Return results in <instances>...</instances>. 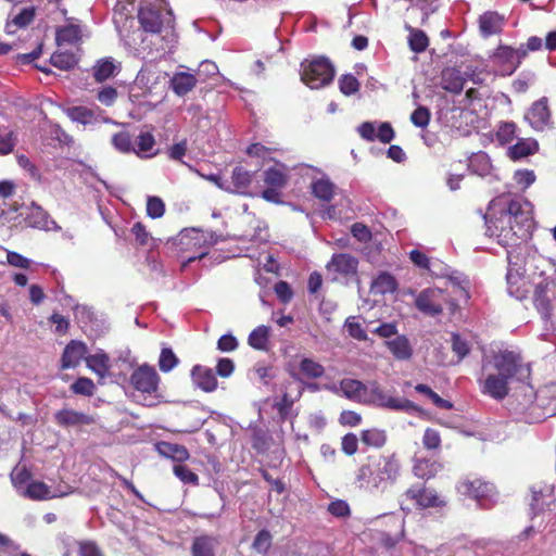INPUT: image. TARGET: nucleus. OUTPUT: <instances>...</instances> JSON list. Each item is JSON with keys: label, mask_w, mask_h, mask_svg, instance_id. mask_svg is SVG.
Segmentation results:
<instances>
[{"label": "nucleus", "mask_w": 556, "mask_h": 556, "mask_svg": "<svg viewBox=\"0 0 556 556\" xmlns=\"http://www.w3.org/2000/svg\"><path fill=\"white\" fill-rule=\"evenodd\" d=\"M486 235L503 247L521 251L533 227L532 204L522 198L502 194L490 202L484 216Z\"/></svg>", "instance_id": "obj_1"}, {"label": "nucleus", "mask_w": 556, "mask_h": 556, "mask_svg": "<svg viewBox=\"0 0 556 556\" xmlns=\"http://www.w3.org/2000/svg\"><path fill=\"white\" fill-rule=\"evenodd\" d=\"M530 368L521 356L509 350L484 354L478 379L481 392L495 400H503L509 393V384L516 377H528Z\"/></svg>", "instance_id": "obj_2"}, {"label": "nucleus", "mask_w": 556, "mask_h": 556, "mask_svg": "<svg viewBox=\"0 0 556 556\" xmlns=\"http://www.w3.org/2000/svg\"><path fill=\"white\" fill-rule=\"evenodd\" d=\"M400 469V462L394 454L383 455L372 464L362 466L356 482L361 489L369 492L383 491L396 481Z\"/></svg>", "instance_id": "obj_3"}, {"label": "nucleus", "mask_w": 556, "mask_h": 556, "mask_svg": "<svg viewBox=\"0 0 556 556\" xmlns=\"http://www.w3.org/2000/svg\"><path fill=\"white\" fill-rule=\"evenodd\" d=\"M523 391L525 399L520 404L523 409H530L536 420L556 415V384L546 386L538 392L527 384Z\"/></svg>", "instance_id": "obj_4"}, {"label": "nucleus", "mask_w": 556, "mask_h": 556, "mask_svg": "<svg viewBox=\"0 0 556 556\" xmlns=\"http://www.w3.org/2000/svg\"><path fill=\"white\" fill-rule=\"evenodd\" d=\"M138 17L146 31H164L165 37H170V42L175 41L173 34V15L169 10H162L161 4L156 7L152 2H147L140 8Z\"/></svg>", "instance_id": "obj_5"}, {"label": "nucleus", "mask_w": 556, "mask_h": 556, "mask_svg": "<svg viewBox=\"0 0 556 556\" xmlns=\"http://www.w3.org/2000/svg\"><path fill=\"white\" fill-rule=\"evenodd\" d=\"M333 75L332 65L324 58L306 60L301 64V80L311 89L327 86L333 79Z\"/></svg>", "instance_id": "obj_6"}, {"label": "nucleus", "mask_w": 556, "mask_h": 556, "mask_svg": "<svg viewBox=\"0 0 556 556\" xmlns=\"http://www.w3.org/2000/svg\"><path fill=\"white\" fill-rule=\"evenodd\" d=\"M508 270L506 275L507 291L511 296L516 299H522L526 296L528 289L525 279V258L521 251L508 250Z\"/></svg>", "instance_id": "obj_7"}, {"label": "nucleus", "mask_w": 556, "mask_h": 556, "mask_svg": "<svg viewBox=\"0 0 556 556\" xmlns=\"http://www.w3.org/2000/svg\"><path fill=\"white\" fill-rule=\"evenodd\" d=\"M217 242V236L212 231L190 228L185 229L178 235V244L186 251H199L194 256L188 258L192 262L206 255L207 249Z\"/></svg>", "instance_id": "obj_8"}, {"label": "nucleus", "mask_w": 556, "mask_h": 556, "mask_svg": "<svg viewBox=\"0 0 556 556\" xmlns=\"http://www.w3.org/2000/svg\"><path fill=\"white\" fill-rule=\"evenodd\" d=\"M367 387L368 391L365 395V404H370L392 410L404 412H408L416 408L413 402L404 397H394L387 393L376 381L369 382Z\"/></svg>", "instance_id": "obj_9"}, {"label": "nucleus", "mask_w": 556, "mask_h": 556, "mask_svg": "<svg viewBox=\"0 0 556 556\" xmlns=\"http://www.w3.org/2000/svg\"><path fill=\"white\" fill-rule=\"evenodd\" d=\"M167 74L152 64H148L140 70L134 81V88L141 90L146 94L157 93L165 88Z\"/></svg>", "instance_id": "obj_10"}, {"label": "nucleus", "mask_w": 556, "mask_h": 556, "mask_svg": "<svg viewBox=\"0 0 556 556\" xmlns=\"http://www.w3.org/2000/svg\"><path fill=\"white\" fill-rule=\"evenodd\" d=\"M527 54L523 47L513 49L507 46H501L492 55V62L498 67V73L503 76L511 75L519 66L521 59Z\"/></svg>", "instance_id": "obj_11"}, {"label": "nucleus", "mask_w": 556, "mask_h": 556, "mask_svg": "<svg viewBox=\"0 0 556 556\" xmlns=\"http://www.w3.org/2000/svg\"><path fill=\"white\" fill-rule=\"evenodd\" d=\"M287 369L295 380L302 378L318 379L325 374V368L320 363L303 355L293 356L288 362Z\"/></svg>", "instance_id": "obj_12"}, {"label": "nucleus", "mask_w": 556, "mask_h": 556, "mask_svg": "<svg viewBox=\"0 0 556 556\" xmlns=\"http://www.w3.org/2000/svg\"><path fill=\"white\" fill-rule=\"evenodd\" d=\"M160 377L154 367L147 364L139 366L130 376V383L141 394L153 395L157 392Z\"/></svg>", "instance_id": "obj_13"}, {"label": "nucleus", "mask_w": 556, "mask_h": 556, "mask_svg": "<svg viewBox=\"0 0 556 556\" xmlns=\"http://www.w3.org/2000/svg\"><path fill=\"white\" fill-rule=\"evenodd\" d=\"M444 301V294L440 288H429L418 294L415 304L420 312L434 316L442 312Z\"/></svg>", "instance_id": "obj_14"}, {"label": "nucleus", "mask_w": 556, "mask_h": 556, "mask_svg": "<svg viewBox=\"0 0 556 556\" xmlns=\"http://www.w3.org/2000/svg\"><path fill=\"white\" fill-rule=\"evenodd\" d=\"M554 503V485L536 482L531 486L530 507L534 514L549 508Z\"/></svg>", "instance_id": "obj_15"}, {"label": "nucleus", "mask_w": 556, "mask_h": 556, "mask_svg": "<svg viewBox=\"0 0 556 556\" xmlns=\"http://www.w3.org/2000/svg\"><path fill=\"white\" fill-rule=\"evenodd\" d=\"M458 490L462 494L477 500L480 505H484V501L491 500L494 493V486L491 483L479 479L462 482Z\"/></svg>", "instance_id": "obj_16"}, {"label": "nucleus", "mask_w": 556, "mask_h": 556, "mask_svg": "<svg viewBox=\"0 0 556 556\" xmlns=\"http://www.w3.org/2000/svg\"><path fill=\"white\" fill-rule=\"evenodd\" d=\"M122 70V63L112 56H104L96 61L92 66V76L97 83H103L115 77Z\"/></svg>", "instance_id": "obj_17"}, {"label": "nucleus", "mask_w": 556, "mask_h": 556, "mask_svg": "<svg viewBox=\"0 0 556 556\" xmlns=\"http://www.w3.org/2000/svg\"><path fill=\"white\" fill-rule=\"evenodd\" d=\"M26 224L33 228L43 230H59L60 227L52 220L48 213L39 205L31 203L25 217Z\"/></svg>", "instance_id": "obj_18"}, {"label": "nucleus", "mask_w": 556, "mask_h": 556, "mask_svg": "<svg viewBox=\"0 0 556 556\" xmlns=\"http://www.w3.org/2000/svg\"><path fill=\"white\" fill-rule=\"evenodd\" d=\"M87 346L85 343L72 340L64 349L61 366L63 369L74 368L86 357Z\"/></svg>", "instance_id": "obj_19"}, {"label": "nucleus", "mask_w": 556, "mask_h": 556, "mask_svg": "<svg viewBox=\"0 0 556 556\" xmlns=\"http://www.w3.org/2000/svg\"><path fill=\"white\" fill-rule=\"evenodd\" d=\"M406 495L415 500L421 508L439 507L444 504L443 498L435 491L429 489L410 488Z\"/></svg>", "instance_id": "obj_20"}, {"label": "nucleus", "mask_w": 556, "mask_h": 556, "mask_svg": "<svg viewBox=\"0 0 556 556\" xmlns=\"http://www.w3.org/2000/svg\"><path fill=\"white\" fill-rule=\"evenodd\" d=\"M55 422L62 427H79L85 425H91L93 418L74 409L64 408L55 413Z\"/></svg>", "instance_id": "obj_21"}, {"label": "nucleus", "mask_w": 556, "mask_h": 556, "mask_svg": "<svg viewBox=\"0 0 556 556\" xmlns=\"http://www.w3.org/2000/svg\"><path fill=\"white\" fill-rule=\"evenodd\" d=\"M67 115L73 122L83 124L84 126L96 125L101 122H110L101 112H96L86 106H74L67 110Z\"/></svg>", "instance_id": "obj_22"}, {"label": "nucleus", "mask_w": 556, "mask_h": 556, "mask_svg": "<svg viewBox=\"0 0 556 556\" xmlns=\"http://www.w3.org/2000/svg\"><path fill=\"white\" fill-rule=\"evenodd\" d=\"M526 119L530 123L531 127L536 130H542L548 123L549 111L545 100H539L526 114Z\"/></svg>", "instance_id": "obj_23"}, {"label": "nucleus", "mask_w": 556, "mask_h": 556, "mask_svg": "<svg viewBox=\"0 0 556 556\" xmlns=\"http://www.w3.org/2000/svg\"><path fill=\"white\" fill-rule=\"evenodd\" d=\"M68 492H55L46 483L35 481L26 485L22 491V495L31 500L43 501L66 495Z\"/></svg>", "instance_id": "obj_24"}, {"label": "nucleus", "mask_w": 556, "mask_h": 556, "mask_svg": "<svg viewBox=\"0 0 556 556\" xmlns=\"http://www.w3.org/2000/svg\"><path fill=\"white\" fill-rule=\"evenodd\" d=\"M193 383L205 392H212L217 387V379L211 368L197 365L192 372Z\"/></svg>", "instance_id": "obj_25"}, {"label": "nucleus", "mask_w": 556, "mask_h": 556, "mask_svg": "<svg viewBox=\"0 0 556 556\" xmlns=\"http://www.w3.org/2000/svg\"><path fill=\"white\" fill-rule=\"evenodd\" d=\"M134 143V153L139 157L150 159L157 154L155 138L149 131H141Z\"/></svg>", "instance_id": "obj_26"}, {"label": "nucleus", "mask_w": 556, "mask_h": 556, "mask_svg": "<svg viewBox=\"0 0 556 556\" xmlns=\"http://www.w3.org/2000/svg\"><path fill=\"white\" fill-rule=\"evenodd\" d=\"M197 83L195 76L188 72H177L169 79L173 91L179 97L190 92L195 87Z\"/></svg>", "instance_id": "obj_27"}, {"label": "nucleus", "mask_w": 556, "mask_h": 556, "mask_svg": "<svg viewBox=\"0 0 556 556\" xmlns=\"http://www.w3.org/2000/svg\"><path fill=\"white\" fill-rule=\"evenodd\" d=\"M254 173L245 169L242 166H237L231 173V181L228 185L231 186L229 192L245 194L247 189L253 180Z\"/></svg>", "instance_id": "obj_28"}, {"label": "nucleus", "mask_w": 556, "mask_h": 556, "mask_svg": "<svg viewBox=\"0 0 556 556\" xmlns=\"http://www.w3.org/2000/svg\"><path fill=\"white\" fill-rule=\"evenodd\" d=\"M504 17L496 12H485L479 18V28L484 37L498 34L502 30Z\"/></svg>", "instance_id": "obj_29"}, {"label": "nucleus", "mask_w": 556, "mask_h": 556, "mask_svg": "<svg viewBox=\"0 0 556 556\" xmlns=\"http://www.w3.org/2000/svg\"><path fill=\"white\" fill-rule=\"evenodd\" d=\"M368 384H364L359 380L355 379H343L340 382V390L348 399L364 403L365 395L368 391Z\"/></svg>", "instance_id": "obj_30"}, {"label": "nucleus", "mask_w": 556, "mask_h": 556, "mask_svg": "<svg viewBox=\"0 0 556 556\" xmlns=\"http://www.w3.org/2000/svg\"><path fill=\"white\" fill-rule=\"evenodd\" d=\"M329 270L343 275L354 274L357 269V260L350 254H336L327 265Z\"/></svg>", "instance_id": "obj_31"}, {"label": "nucleus", "mask_w": 556, "mask_h": 556, "mask_svg": "<svg viewBox=\"0 0 556 556\" xmlns=\"http://www.w3.org/2000/svg\"><path fill=\"white\" fill-rule=\"evenodd\" d=\"M465 78L456 68H445L442 72L441 86L444 90L453 93H459L464 89Z\"/></svg>", "instance_id": "obj_32"}, {"label": "nucleus", "mask_w": 556, "mask_h": 556, "mask_svg": "<svg viewBox=\"0 0 556 556\" xmlns=\"http://www.w3.org/2000/svg\"><path fill=\"white\" fill-rule=\"evenodd\" d=\"M218 541L214 536L200 535L194 538L191 544L192 556H215Z\"/></svg>", "instance_id": "obj_33"}, {"label": "nucleus", "mask_w": 556, "mask_h": 556, "mask_svg": "<svg viewBox=\"0 0 556 556\" xmlns=\"http://www.w3.org/2000/svg\"><path fill=\"white\" fill-rule=\"evenodd\" d=\"M86 365L100 378H104L110 369V358L103 351L85 357Z\"/></svg>", "instance_id": "obj_34"}, {"label": "nucleus", "mask_w": 556, "mask_h": 556, "mask_svg": "<svg viewBox=\"0 0 556 556\" xmlns=\"http://www.w3.org/2000/svg\"><path fill=\"white\" fill-rule=\"evenodd\" d=\"M397 283L393 276L388 273H381L371 282L370 291L374 294H387L396 290Z\"/></svg>", "instance_id": "obj_35"}, {"label": "nucleus", "mask_w": 556, "mask_h": 556, "mask_svg": "<svg viewBox=\"0 0 556 556\" xmlns=\"http://www.w3.org/2000/svg\"><path fill=\"white\" fill-rule=\"evenodd\" d=\"M157 452L168 458H172L176 462H184L189 458V452L184 445L161 442L156 445Z\"/></svg>", "instance_id": "obj_36"}, {"label": "nucleus", "mask_w": 556, "mask_h": 556, "mask_svg": "<svg viewBox=\"0 0 556 556\" xmlns=\"http://www.w3.org/2000/svg\"><path fill=\"white\" fill-rule=\"evenodd\" d=\"M334 185L325 175L312 182L313 194L323 201H330L334 194Z\"/></svg>", "instance_id": "obj_37"}, {"label": "nucleus", "mask_w": 556, "mask_h": 556, "mask_svg": "<svg viewBox=\"0 0 556 556\" xmlns=\"http://www.w3.org/2000/svg\"><path fill=\"white\" fill-rule=\"evenodd\" d=\"M391 353L399 359H408L412 356V348L409 341L404 336H397L393 340L387 342Z\"/></svg>", "instance_id": "obj_38"}, {"label": "nucleus", "mask_w": 556, "mask_h": 556, "mask_svg": "<svg viewBox=\"0 0 556 556\" xmlns=\"http://www.w3.org/2000/svg\"><path fill=\"white\" fill-rule=\"evenodd\" d=\"M441 464L432 459H417L414 465V473L421 479H430L441 470Z\"/></svg>", "instance_id": "obj_39"}, {"label": "nucleus", "mask_w": 556, "mask_h": 556, "mask_svg": "<svg viewBox=\"0 0 556 556\" xmlns=\"http://www.w3.org/2000/svg\"><path fill=\"white\" fill-rule=\"evenodd\" d=\"M269 342V328L266 326L256 327L248 338L251 348L260 351H267Z\"/></svg>", "instance_id": "obj_40"}, {"label": "nucleus", "mask_w": 556, "mask_h": 556, "mask_svg": "<svg viewBox=\"0 0 556 556\" xmlns=\"http://www.w3.org/2000/svg\"><path fill=\"white\" fill-rule=\"evenodd\" d=\"M551 286V281L543 279L535 283L534 303L541 313L546 316L549 312V300L546 292Z\"/></svg>", "instance_id": "obj_41"}, {"label": "nucleus", "mask_w": 556, "mask_h": 556, "mask_svg": "<svg viewBox=\"0 0 556 556\" xmlns=\"http://www.w3.org/2000/svg\"><path fill=\"white\" fill-rule=\"evenodd\" d=\"M265 182L274 188H281L287 182V168L282 164H277L264 173Z\"/></svg>", "instance_id": "obj_42"}, {"label": "nucleus", "mask_w": 556, "mask_h": 556, "mask_svg": "<svg viewBox=\"0 0 556 556\" xmlns=\"http://www.w3.org/2000/svg\"><path fill=\"white\" fill-rule=\"evenodd\" d=\"M469 168L477 175L484 177L491 173V161L488 154L479 152L469 160Z\"/></svg>", "instance_id": "obj_43"}, {"label": "nucleus", "mask_w": 556, "mask_h": 556, "mask_svg": "<svg viewBox=\"0 0 556 556\" xmlns=\"http://www.w3.org/2000/svg\"><path fill=\"white\" fill-rule=\"evenodd\" d=\"M539 148L536 140L528 138L521 139L510 147L509 154L513 159H521L534 153Z\"/></svg>", "instance_id": "obj_44"}, {"label": "nucleus", "mask_w": 556, "mask_h": 556, "mask_svg": "<svg viewBox=\"0 0 556 556\" xmlns=\"http://www.w3.org/2000/svg\"><path fill=\"white\" fill-rule=\"evenodd\" d=\"M35 10L34 8H25L23 9L16 16L13 17L11 22H9L5 26V30L8 34H13L16 28L25 27L34 20Z\"/></svg>", "instance_id": "obj_45"}, {"label": "nucleus", "mask_w": 556, "mask_h": 556, "mask_svg": "<svg viewBox=\"0 0 556 556\" xmlns=\"http://www.w3.org/2000/svg\"><path fill=\"white\" fill-rule=\"evenodd\" d=\"M361 440L364 444L371 447H381L387 441V435L383 430L372 428L362 432Z\"/></svg>", "instance_id": "obj_46"}, {"label": "nucleus", "mask_w": 556, "mask_h": 556, "mask_svg": "<svg viewBox=\"0 0 556 556\" xmlns=\"http://www.w3.org/2000/svg\"><path fill=\"white\" fill-rule=\"evenodd\" d=\"M113 147L121 153H134L135 141L127 131H121L112 137Z\"/></svg>", "instance_id": "obj_47"}, {"label": "nucleus", "mask_w": 556, "mask_h": 556, "mask_svg": "<svg viewBox=\"0 0 556 556\" xmlns=\"http://www.w3.org/2000/svg\"><path fill=\"white\" fill-rule=\"evenodd\" d=\"M408 45H409V48L414 52L419 53L427 49V47L429 45V39L422 30L410 29V33L408 36Z\"/></svg>", "instance_id": "obj_48"}, {"label": "nucleus", "mask_w": 556, "mask_h": 556, "mask_svg": "<svg viewBox=\"0 0 556 556\" xmlns=\"http://www.w3.org/2000/svg\"><path fill=\"white\" fill-rule=\"evenodd\" d=\"M77 60L73 53L56 52L51 55V64L60 70L68 71L73 68Z\"/></svg>", "instance_id": "obj_49"}, {"label": "nucleus", "mask_w": 556, "mask_h": 556, "mask_svg": "<svg viewBox=\"0 0 556 556\" xmlns=\"http://www.w3.org/2000/svg\"><path fill=\"white\" fill-rule=\"evenodd\" d=\"M30 473L25 466L17 465L11 472V481L17 489L18 493L22 494L25 484L28 482Z\"/></svg>", "instance_id": "obj_50"}, {"label": "nucleus", "mask_w": 556, "mask_h": 556, "mask_svg": "<svg viewBox=\"0 0 556 556\" xmlns=\"http://www.w3.org/2000/svg\"><path fill=\"white\" fill-rule=\"evenodd\" d=\"M79 35L80 31L77 26L68 25L58 30L56 41L59 45L63 42L73 43L79 39Z\"/></svg>", "instance_id": "obj_51"}, {"label": "nucleus", "mask_w": 556, "mask_h": 556, "mask_svg": "<svg viewBox=\"0 0 556 556\" xmlns=\"http://www.w3.org/2000/svg\"><path fill=\"white\" fill-rule=\"evenodd\" d=\"M177 364H178V358L176 357L174 352L170 349H168V348L162 349L161 355H160V359H159L160 369L163 372H168Z\"/></svg>", "instance_id": "obj_52"}, {"label": "nucleus", "mask_w": 556, "mask_h": 556, "mask_svg": "<svg viewBox=\"0 0 556 556\" xmlns=\"http://www.w3.org/2000/svg\"><path fill=\"white\" fill-rule=\"evenodd\" d=\"M339 87L342 93L351 96L358 91L359 83L353 75L346 74L339 79Z\"/></svg>", "instance_id": "obj_53"}, {"label": "nucleus", "mask_w": 556, "mask_h": 556, "mask_svg": "<svg viewBox=\"0 0 556 556\" xmlns=\"http://www.w3.org/2000/svg\"><path fill=\"white\" fill-rule=\"evenodd\" d=\"M94 389H96V387H94L93 381L86 377L78 378L72 384V390L74 393L83 394V395H87V396L92 395L94 393Z\"/></svg>", "instance_id": "obj_54"}, {"label": "nucleus", "mask_w": 556, "mask_h": 556, "mask_svg": "<svg viewBox=\"0 0 556 556\" xmlns=\"http://www.w3.org/2000/svg\"><path fill=\"white\" fill-rule=\"evenodd\" d=\"M345 328L349 332V334L356 339V340H366L367 334L366 331L363 329L362 325L357 321L356 317H349L345 320Z\"/></svg>", "instance_id": "obj_55"}, {"label": "nucleus", "mask_w": 556, "mask_h": 556, "mask_svg": "<svg viewBox=\"0 0 556 556\" xmlns=\"http://www.w3.org/2000/svg\"><path fill=\"white\" fill-rule=\"evenodd\" d=\"M165 212V205L163 201L157 197H150L147 202V213L152 218H159L163 216Z\"/></svg>", "instance_id": "obj_56"}, {"label": "nucleus", "mask_w": 556, "mask_h": 556, "mask_svg": "<svg viewBox=\"0 0 556 556\" xmlns=\"http://www.w3.org/2000/svg\"><path fill=\"white\" fill-rule=\"evenodd\" d=\"M7 262L9 265L16 267V268H23L28 269L30 265L33 264V261L21 255L17 252L14 251H7Z\"/></svg>", "instance_id": "obj_57"}, {"label": "nucleus", "mask_w": 556, "mask_h": 556, "mask_svg": "<svg viewBox=\"0 0 556 556\" xmlns=\"http://www.w3.org/2000/svg\"><path fill=\"white\" fill-rule=\"evenodd\" d=\"M97 99L101 104L111 106L117 99V90L111 86L103 87L98 91Z\"/></svg>", "instance_id": "obj_58"}, {"label": "nucleus", "mask_w": 556, "mask_h": 556, "mask_svg": "<svg viewBox=\"0 0 556 556\" xmlns=\"http://www.w3.org/2000/svg\"><path fill=\"white\" fill-rule=\"evenodd\" d=\"M412 123L420 128L426 127L430 121V112L425 106L417 108L410 115Z\"/></svg>", "instance_id": "obj_59"}, {"label": "nucleus", "mask_w": 556, "mask_h": 556, "mask_svg": "<svg viewBox=\"0 0 556 556\" xmlns=\"http://www.w3.org/2000/svg\"><path fill=\"white\" fill-rule=\"evenodd\" d=\"M452 349L453 352L458 356V359H463L468 355L470 348L466 340H464L459 334L452 336Z\"/></svg>", "instance_id": "obj_60"}, {"label": "nucleus", "mask_w": 556, "mask_h": 556, "mask_svg": "<svg viewBox=\"0 0 556 556\" xmlns=\"http://www.w3.org/2000/svg\"><path fill=\"white\" fill-rule=\"evenodd\" d=\"M271 544V535L268 531L262 530L254 539L253 547L260 553H266Z\"/></svg>", "instance_id": "obj_61"}, {"label": "nucleus", "mask_w": 556, "mask_h": 556, "mask_svg": "<svg viewBox=\"0 0 556 556\" xmlns=\"http://www.w3.org/2000/svg\"><path fill=\"white\" fill-rule=\"evenodd\" d=\"M424 446L428 450H437L440 447L441 438L437 430L428 428L426 429L422 438Z\"/></svg>", "instance_id": "obj_62"}, {"label": "nucleus", "mask_w": 556, "mask_h": 556, "mask_svg": "<svg viewBox=\"0 0 556 556\" xmlns=\"http://www.w3.org/2000/svg\"><path fill=\"white\" fill-rule=\"evenodd\" d=\"M174 473L185 483L195 484L198 482V476L184 465H175Z\"/></svg>", "instance_id": "obj_63"}, {"label": "nucleus", "mask_w": 556, "mask_h": 556, "mask_svg": "<svg viewBox=\"0 0 556 556\" xmlns=\"http://www.w3.org/2000/svg\"><path fill=\"white\" fill-rule=\"evenodd\" d=\"M78 556H102L98 546L93 542L81 541L77 547Z\"/></svg>", "instance_id": "obj_64"}]
</instances>
